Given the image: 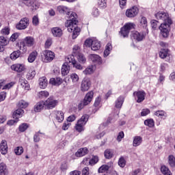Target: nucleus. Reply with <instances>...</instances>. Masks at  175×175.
Returning a JSON list of instances; mask_svg holds the SVG:
<instances>
[{
  "mask_svg": "<svg viewBox=\"0 0 175 175\" xmlns=\"http://www.w3.org/2000/svg\"><path fill=\"white\" fill-rule=\"evenodd\" d=\"M1 35H9L10 33V28L5 27L1 30Z\"/></svg>",
  "mask_w": 175,
  "mask_h": 175,
  "instance_id": "60",
  "label": "nucleus"
},
{
  "mask_svg": "<svg viewBox=\"0 0 175 175\" xmlns=\"http://www.w3.org/2000/svg\"><path fill=\"white\" fill-rule=\"evenodd\" d=\"M159 55L160 58L162 59H165L167 57H169L170 55V53L169 52V49H161L160 52L159 53Z\"/></svg>",
  "mask_w": 175,
  "mask_h": 175,
  "instance_id": "29",
  "label": "nucleus"
},
{
  "mask_svg": "<svg viewBox=\"0 0 175 175\" xmlns=\"http://www.w3.org/2000/svg\"><path fill=\"white\" fill-rule=\"evenodd\" d=\"M93 98H94V92L92 91L88 92L85 96V98L83 99L84 105H87L88 106L90 102H92Z\"/></svg>",
  "mask_w": 175,
  "mask_h": 175,
  "instance_id": "19",
  "label": "nucleus"
},
{
  "mask_svg": "<svg viewBox=\"0 0 175 175\" xmlns=\"http://www.w3.org/2000/svg\"><path fill=\"white\" fill-rule=\"evenodd\" d=\"M124 104V98L122 96H119L115 102V107L116 109H121L122 105Z\"/></svg>",
  "mask_w": 175,
  "mask_h": 175,
  "instance_id": "38",
  "label": "nucleus"
},
{
  "mask_svg": "<svg viewBox=\"0 0 175 175\" xmlns=\"http://www.w3.org/2000/svg\"><path fill=\"white\" fill-rule=\"evenodd\" d=\"M36 75V71H35V69H33V68H31L27 75V79H29V80H32V79H33Z\"/></svg>",
  "mask_w": 175,
  "mask_h": 175,
  "instance_id": "47",
  "label": "nucleus"
},
{
  "mask_svg": "<svg viewBox=\"0 0 175 175\" xmlns=\"http://www.w3.org/2000/svg\"><path fill=\"white\" fill-rule=\"evenodd\" d=\"M23 114H24V110L18 109L13 113L12 117L14 120H18V118L23 117Z\"/></svg>",
  "mask_w": 175,
  "mask_h": 175,
  "instance_id": "27",
  "label": "nucleus"
},
{
  "mask_svg": "<svg viewBox=\"0 0 175 175\" xmlns=\"http://www.w3.org/2000/svg\"><path fill=\"white\" fill-rule=\"evenodd\" d=\"M173 24V22H168V23H163L159 26L160 33L163 38H169V35L170 33V25Z\"/></svg>",
  "mask_w": 175,
  "mask_h": 175,
  "instance_id": "6",
  "label": "nucleus"
},
{
  "mask_svg": "<svg viewBox=\"0 0 175 175\" xmlns=\"http://www.w3.org/2000/svg\"><path fill=\"white\" fill-rule=\"evenodd\" d=\"M146 95L144 91H138L133 93V96H135L137 103H142L146 99Z\"/></svg>",
  "mask_w": 175,
  "mask_h": 175,
  "instance_id": "12",
  "label": "nucleus"
},
{
  "mask_svg": "<svg viewBox=\"0 0 175 175\" xmlns=\"http://www.w3.org/2000/svg\"><path fill=\"white\" fill-rule=\"evenodd\" d=\"M55 58V53L50 50H44L41 53L40 59L45 64L51 62Z\"/></svg>",
  "mask_w": 175,
  "mask_h": 175,
  "instance_id": "3",
  "label": "nucleus"
},
{
  "mask_svg": "<svg viewBox=\"0 0 175 175\" xmlns=\"http://www.w3.org/2000/svg\"><path fill=\"white\" fill-rule=\"evenodd\" d=\"M88 118H90V116L88 114H85L77 121V123L84 127L88 121Z\"/></svg>",
  "mask_w": 175,
  "mask_h": 175,
  "instance_id": "28",
  "label": "nucleus"
},
{
  "mask_svg": "<svg viewBox=\"0 0 175 175\" xmlns=\"http://www.w3.org/2000/svg\"><path fill=\"white\" fill-rule=\"evenodd\" d=\"M85 47H91L93 51H98V50H100V41L94 37L87 38L83 44V49H85Z\"/></svg>",
  "mask_w": 175,
  "mask_h": 175,
  "instance_id": "2",
  "label": "nucleus"
},
{
  "mask_svg": "<svg viewBox=\"0 0 175 175\" xmlns=\"http://www.w3.org/2000/svg\"><path fill=\"white\" fill-rule=\"evenodd\" d=\"M139 23L140 26L142 27V28H144V31H146V29H148V28H147L148 25V23L147 22V18L142 16L139 20Z\"/></svg>",
  "mask_w": 175,
  "mask_h": 175,
  "instance_id": "40",
  "label": "nucleus"
},
{
  "mask_svg": "<svg viewBox=\"0 0 175 175\" xmlns=\"http://www.w3.org/2000/svg\"><path fill=\"white\" fill-rule=\"evenodd\" d=\"M57 12L61 14H66L68 19L65 23V27L68 32L72 33V39H76L80 35L81 29L77 27V14L70 11V9L65 5L57 6Z\"/></svg>",
  "mask_w": 175,
  "mask_h": 175,
  "instance_id": "1",
  "label": "nucleus"
},
{
  "mask_svg": "<svg viewBox=\"0 0 175 175\" xmlns=\"http://www.w3.org/2000/svg\"><path fill=\"white\" fill-rule=\"evenodd\" d=\"M118 163L120 167H125V165H126V161L124 157H121L119 159Z\"/></svg>",
  "mask_w": 175,
  "mask_h": 175,
  "instance_id": "55",
  "label": "nucleus"
},
{
  "mask_svg": "<svg viewBox=\"0 0 175 175\" xmlns=\"http://www.w3.org/2000/svg\"><path fill=\"white\" fill-rule=\"evenodd\" d=\"M70 79H71L72 84H74V85H77V83H79V81L80 80L79 75L76 72L70 74Z\"/></svg>",
  "mask_w": 175,
  "mask_h": 175,
  "instance_id": "34",
  "label": "nucleus"
},
{
  "mask_svg": "<svg viewBox=\"0 0 175 175\" xmlns=\"http://www.w3.org/2000/svg\"><path fill=\"white\" fill-rule=\"evenodd\" d=\"M104 155L107 159H111V158L114 156V151H113V150L107 149L104 152Z\"/></svg>",
  "mask_w": 175,
  "mask_h": 175,
  "instance_id": "44",
  "label": "nucleus"
},
{
  "mask_svg": "<svg viewBox=\"0 0 175 175\" xmlns=\"http://www.w3.org/2000/svg\"><path fill=\"white\" fill-rule=\"evenodd\" d=\"M98 5L100 9H105L107 7V0H98Z\"/></svg>",
  "mask_w": 175,
  "mask_h": 175,
  "instance_id": "48",
  "label": "nucleus"
},
{
  "mask_svg": "<svg viewBox=\"0 0 175 175\" xmlns=\"http://www.w3.org/2000/svg\"><path fill=\"white\" fill-rule=\"evenodd\" d=\"M85 129V127L83 126H81V124H79V123L77 122L75 125V130L77 132H83V131Z\"/></svg>",
  "mask_w": 175,
  "mask_h": 175,
  "instance_id": "58",
  "label": "nucleus"
},
{
  "mask_svg": "<svg viewBox=\"0 0 175 175\" xmlns=\"http://www.w3.org/2000/svg\"><path fill=\"white\" fill-rule=\"evenodd\" d=\"M55 118L59 122H62V121H64V118H65V114L62 111H57L55 112Z\"/></svg>",
  "mask_w": 175,
  "mask_h": 175,
  "instance_id": "35",
  "label": "nucleus"
},
{
  "mask_svg": "<svg viewBox=\"0 0 175 175\" xmlns=\"http://www.w3.org/2000/svg\"><path fill=\"white\" fill-rule=\"evenodd\" d=\"M29 25V19L28 18H23L16 25V28L18 31H23V29H27Z\"/></svg>",
  "mask_w": 175,
  "mask_h": 175,
  "instance_id": "9",
  "label": "nucleus"
},
{
  "mask_svg": "<svg viewBox=\"0 0 175 175\" xmlns=\"http://www.w3.org/2000/svg\"><path fill=\"white\" fill-rule=\"evenodd\" d=\"M154 116H157V117H159L163 120H166V118L167 117V113H166V112H165L164 111H157L156 112H154Z\"/></svg>",
  "mask_w": 175,
  "mask_h": 175,
  "instance_id": "42",
  "label": "nucleus"
},
{
  "mask_svg": "<svg viewBox=\"0 0 175 175\" xmlns=\"http://www.w3.org/2000/svg\"><path fill=\"white\" fill-rule=\"evenodd\" d=\"M111 167V163L106 165H103L98 168V173H105Z\"/></svg>",
  "mask_w": 175,
  "mask_h": 175,
  "instance_id": "39",
  "label": "nucleus"
},
{
  "mask_svg": "<svg viewBox=\"0 0 175 175\" xmlns=\"http://www.w3.org/2000/svg\"><path fill=\"white\" fill-rule=\"evenodd\" d=\"M88 152V148H81L77 150V152L75 153V156L78 157H84V155H86Z\"/></svg>",
  "mask_w": 175,
  "mask_h": 175,
  "instance_id": "32",
  "label": "nucleus"
},
{
  "mask_svg": "<svg viewBox=\"0 0 175 175\" xmlns=\"http://www.w3.org/2000/svg\"><path fill=\"white\" fill-rule=\"evenodd\" d=\"M143 143V137L141 136H135L133 137V147H139Z\"/></svg>",
  "mask_w": 175,
  "mask_h": 175,
  "instance_id": "24",
  "label": "nucleus"
},
{
  "mask_svg": "<svg viewBox=\"0 0 175 175\" xmlns=\"http://www.w3.org/2000/svg\"><path fill=\"white\" fill-rule=\"evenodd\" d=\"M62 83H64V80L60 77L51 78L49 81V84L52 85H61Z\"/></svg>",
  "mask_w": 175,
  "mask_h": 175,
  "instance_id": "23",
  "label": "nucleus"
},
{
  "mask_svg": "<svg viewBox=\"0 0 175 175\" xmlns=\"http://www.w3.org/2000/svg\"><path fill=\"white\" fill-rule=\"evenodd\" d=\"M49 84V81H47V78L46 77H42L39 79V87L40 88L44 90L47 87Z\"/></svg>",
  "mask_w": 175,
  "mask_h": 175,
  "instance_id": "22",
  "label": "nucleus"
},
{
  "mask_svg": "<svg viewBox=\"0 0 175 175\" xmlns=\"http://www.w3.org/2000/svg\"><path fill=\"white\" fill-rule=\"evenodd\" d=\"M136 25L133 23H127L122 27H121L120 31V34L122 38H128L129 36V33L131 29H135Z\"/></svg>",
  "mask_w": 175,
  "mask_h": 175,
  "instance_id": "4",
  "label": "nucleus"
},
{
  "mask_svg": "<svg viewBox=\"0 0 175 175\" xmlns=\"http://www.w3.org/2000/svg\"><path fill=\"white\" fill-rule=\"evenodd\" d=\"M38 51H32L28 56L27 61L29 62V64H32L33 62H35V60L38 57Z\"/></svg>",
  "mask_w": 175,
  "mask_h": 175,
  "instance_id": "26",
  "label": "nucleus"
},
{
  "mask_svg": "<svg viewBox=\"0 0 175 175\" xmlns=\"http://www.w3.org/2000/svg\"><path fill=\"white\" fill-rule=\"evenodd\" d=\"M0 152L2 155L8 154V142L6 140H2L0 144Z\"/></svg>",
  "mask_w": 175,
  "mask_h": 175,
  "instance_id": "20",
  "label": "nucleus"
},
{
  "mask_svg": "<svg viewBox=\"0 0 175 175\" xmlns=\"http://www.w3.org/2000/svg\"><path fill=\"white\" fill-rule=\"evenodd\" d=\"M44 103L48 109H54V107L57 106V103H58V102L56 100H54L53 97H49L44 102Z\"/></svg>",
  "mask_w": 175,
  "mask_h": 175,
  "instance_id": "14",
  "label": "nucleus"
},
{
  "mask_svg": "<svg viewBox=\"0 0 175 175\" xmlns=\"http://www.w3.org/2000/svg\"><path fill=\"white\" fill-rule=\"evenodd\" d=\"M168 163L171 167H174L175 166V157L173 156V154H170L168 157Z\"/></svg>",
  "mask_w": 175,
  "mask_h": 175,
  "instance_id": "51",
  "label": "nucleus"
},
{
  "mask_svg": "<svg viewBox=\"0 0 175 175\" xmlns=\"http://www.w3.org/2000/svg\"><path fill=\"white\" fill-rule=\"evenodd\" d=\"M95 72V66L90 65L88 66L83 71V73L85 76H88L90 75H92Z\"/></svg>",
  "mask_w": 175,
  "mask_h": 175,
  "instance_id": "30",
  "label": "nucleus"
},
{
  "mask_svg": "<svg viewBox=\"0 0 175 175\" xmlns=\"http://www.w3.org/2000/svg\"><path fill=\"white\" fill-rule=\"evenodd\" d=\"M155 17L157 20H161L163 23H173L172 21V18H170V15L169 13L165 12H159L155 14Z\"/></svg>",
  "mask_w": 175,
  "mask_h": 175,
  "instance_id": "7",
  "label": "nucleus"
},
{
  "mask_svg": "<svg viewBox=\"0 0 175 175\" xmlns=\"http://www.w3.org/2000/svg\"><path fill=\"white\" fill-rule=\"evenodd\" d=\"M44 135V133H40V131L36 133L33 136V140L35 143H38L40 141V135Z\"/></svg>",
  "mask_w": 175,
  "mask_h": 175,
  "instance_id": "57",
  "label": "nucleus"
},
{
  "mask_svg": "<svg viewBox=\"0 0 175 175\" xmlns=\"http://www.w3.org/2000/svg\"><path fill=\"white\" fill-rule=\"evenodd\" d=\"M66 65H72L73 68L77 69L78 70H83V68L81 64H80L77 61H76V58H75V55H68L66 57Z\"/></svg>",
  "mask_w": 175,
  "mask_h": 175,
  "instance_id": "5",
  "label": "nucleus"
},
{
  "mask_svg": "<svg viewBox=\"0 0 175 175\" xmlns=\"http://www.w3.org/2000/svg\"><path fill=\"white\" fill-rule=\"evenodd\" d=\"M98 162H99V157L98 156H93L89 161V165L93 166V165H96Z\"/></svg>",
  "mask_w": 175,
  "mask_h": 175,
  "instance_id": "53",
  "label": "nucleus"
},
{
  "mask_svg": "<svg viewBox=\"0 0 175 175\" xmlns=\"http://www.w3.org/2000/svg\"><path fill=\"white\" fill-rule=\"evenodd\" d=\"M21 53L20 51H15L12 53L10 54V58L12 61H16L18 57H20Z\"/></svg>",
  "mask_w": 175,
  "mask_h": 175,
  "instance_id": "49",
  "label": "nucleus"
},
{
  "mask_svg": "<svg viewBox=\"0 0 175 175\" xmlns=\"http://www.w3.org/2000/svg\"><path fill=\"white\" fill-rule=\"evenodd\" d=\"M32 24L33 25H35V27H38V25H39V16H38V15L33 16Z\"/></svg>",
  "mask_w": 175,
  "mask_h": 175,
  "instance_id": "59",
  "label": "nucleus"
},
{
  "mask_svg": "<svg viewBox=\"0 0 175 175\" xmlns=\"http://www.w3.org/2000/svg\"><path fill=\"white\" fill-rule=\"evenodd\" d=\"M14 152L16 155H21L24 152V148L23 146H18L15 148Z\"/></svg>",
  "mask_w": 175,
  "mask_h": 175,
  "instance_id": "56",
  "label": "nucleus"
},
{
  "mask_svg": "<svg viewBox=\"0 0 175 175\" xmlns=\"http://www.w3.org/2000/svg\"><path fill=\"white\" fill-rule=\"evenodd\" d=\"M44 101H40L34 105L33 110L36 113H40L44 108Z\"/></svg>",
  "mask_w": 175,
  "mask_h": 175,
  "instance_id": "21",
  "label": "nucleus"
},
{
  "mask_svg": "<svg viewBox=\"0 0 175 175\" xmlns=\"http://www.w3.org/2000/svg\"><path fill=\"white\" fill-rule=\"evenodd\" d=\"M53 44V38H47L45 42V49H50Z\"/></svg>",
  "mask_w": 175,
  "mask_h": 175,
  "instance_id": "61",
  "label": "nucleus"
},
{
  "mask_svg": "<svg viewBox=\"0 0 175 175\" xmlns=\"http://www.w3.org/2000/svg\"><path fill=\"white\" fill-rule=\"evenodd\" d=\"M70 72V66L69 64H64L62 66V76H66Z\"/></svg>",
  "mask_w": 175,
  "mask_h": 175,
  "instance_id": "31",
  "label": "nucleus"
},
{
  "mask_svg": "<svg viewBox=\"0 0 175 175\" xmlns=\"http://www.w3.org/2000/svg\"><path fill=\"white\" fill-rule=\"evenodd\" d=\"M29 105V104L28 103V102L24 100H21L18 102V107H19L21 109H27Z\"/></svg>",
  "mask_w": 175,
  "mask_h": 175,
  "instance_id": "50",
  "label": "nucleus"
},
{
  "mask_svg": "<svg viewBox=\"0 0 175 175\" xmlns=\"http://www.w3.org/2000/svg\"><path fill=\"white\" fill-rule=\"evenodd\" d=\"M102 97L98 96L94 100L93 105L92 113L95 114L100 107H102Z\"/></svg>",
  "mask_w": 175,
  "mask_h": 175,
  "instance_id": "15",
  "label": "nucleus"
},
{
  "mask_svg": "<svg viewBox=\"0 0 175 175\" xmlns=\"http://www.w3.org/2000/svg\"><path fill=\"white\" fill-rule=\"evenodd\" d=\"M49 95L50 93L46 90L39 92L37 94V96L39 99H46V98L49 97Z\"/></svg>",
  "mask_w": 175,
  "mask_h": 175,
  "instance_id": "41",
  "label": "nucleus"
},
{
  "mask_svg": "<svg viewBox=\"0 0 175 175\" xmlns=\"http://www.w3.org/2000/svg\"><path fill=\"white\" fill-rule=\"evenodd\" d=\"M26 6L31 8V10H36L39 9V3H38L37 2H33L31 0L29 2L26 3Z\"/></svg>",
  "mask_w": 175,
  "mask_h": 175,
  "instance_id": "37",
  "label": "nucleus"
},
{
  "mask_svg": "<svg viewBox=\"0 0 175 175\" xmlns=\"http://www.w3.org/2000/svg\"><path fill=\"white\" fill-rule=\"evenodd\" d=\"M9 174V170L8 165L5 163H0V175H8Z\"/></svg>",
  "mask_w": 175,
  "mask_h": 175,
  "instance_id": "25",
  "label": "nucleus"
},
{
  "mask_svg": "<svg viewBox=\"0 0 175 175\" xmlns=\"http://www.w3.org/2000/svg\"><path fill=\"white\" fill-rule=\"evenodd\" d=\"M18 36H20V33H14L11 36L10 40L11 42H16V40H17V39H18Z\"/></svg>",
  "mask_w": 175,
  "mask_h": 175,
  "instance_id": "62",
  "label": "nucleus"
},
{
  "mask_svg": "<svg viewBox=\"0 0 175 175\" xmlns=\"http://www.w3.org/2000/svg\"><path fill=\"white\" fill-rule=\"evenodd\" d=\"M88 58L90 61H92V62H93V64H95L96 65H102L103 62L102 61V57L96 54H90L89 55Z\"/></svg>",
  "mask_w": 175,
  "mask_h": 175,
  "instance_id": "13",
  "label": "nucleus"
},
{
  "mask_svg": "<svg viewBox=\"0 0 175 175\" xmlns=\"http://www.w3.org/2000/svg\"><path fill=\"white\" fill-rule=\"evenodd\" d=\"M12 70L14 72H17L18 73H21V72H24L25 69V65L23 64H15L11 66Z\"/></svg>",
  "mask_w": 175,
  "mask_h": 175,
  "instance_id": "16",
  "label": "nucleus"
},
{
  "mask_svg": "<svg viewBox=\"0 0 175 175\" xmlns=\"http://www.w3.org/2000/svg\"><path fill=\"white\" fill-rule=\"evenodd\" d=\"M138 14L139 8L136 6L128 8L125 12V16L126 17H128V18H133V17H136Z\"/></svg>",
  "mask_w": 175,
  "mask_h": 175,
  "instance_id": "10",
  "label": "nucleus"
},
{
  "mask_svg": "<svg viewBox=\"0 0 175 175\" xmlns=\"http://www.w3.org/2000/svg\"><path fill=\"white\" fill-rule=\"evenodd\" d=\"M144 125H146V126H148L149 128H154L155 126V122H154V119H146L144 121Z\"/></svg>",
  "mask_w": 175,
  "mask_h": 175,
  "instance_id": "45",
  "label": "nucleus"
},
{
  "mask_svg": "<svg viewBox=\"0 0 175 175\" xmlns=\"http://www.w3.org/2000/svg\"><path fill=\"white\" fill-rule=\"evenodd\" d=\"M77 58L80 64H85L87 59L85 58V56H84V54L79 53V55H77Z\"/></svg>",
  "mask_w": 175,
  "mask_h": 175,
  "instance_id": "46",
  "label": "nucleus"
},
{
  "mask_svg": "<svg viewBox=\"0 0 175 175\" xmlns=\"http://www.w3.org/2000/svg\"><path fill=\"white\" fill-rule=\"evenodd\" d=\"M29 126L27 123H23L20 124L18 127L19 132H25L27 129H28Z\"/></svg>",
  "mask_w": 175,
  "mask_h": 175,
  "instance_id": "52",
  "label": "nucleus"
},
{
  "mask_svg": "<svg viewBox=\"0 0 175 175\" xmlns=\"http://www.w3.org/2000/svg\"><path fill=\"white\" fill-rule=\"evenodd\" d=\"M81 53V45L75 44L72 47V55H78Z\"/></svg>",
  "mask_w": 175,
  "mask_h": 175,
  "instance_id": "36",
  "label": "nucleus"
},
{
  "mask_svg": "<svg viewBox=\"0 0 175 175\" xmlns=\"http://www.w3.org/2000/svg\"><path fill=\"white\" fill-rule=\"evenodd\" d=\"M23 44L27 46V47H32L35 44V38L32 36H27L22 40Z\"/></svg>",
  "mask_w": 175,
  "mask_h": 175,
  "instance_id": "17",
  "label": "nucleus"
},
{
  "mask_svg": "<svg viewBox=\"0 0 175 175\" xmlns=\"http://www.w3.org/2000/svg\"><path fill=\"white\" fill-rule=\"evenodd\" d=\"M161 172L163 175H172V171H170L169 167H167L166 165H162L161 167Z\"/></svg>",
  "mask_w": 175,
  "mask_h": 175,
  "instance_id": "43",
  "label": "nucleus"
},
{
  "mask_svg": "<svg viewBox=\"0 0 175 175\" xmlns=\"http://www.w3.org/2000/svg\"><path fill=\"white\" fill-rule=\"evenodd\" d=\"M27 47H28V46L27 45H26V44H23V41H21V46H20V50H21V51L22 52V53H25L26 51H27Z\"/></svg>",
  "mask_w": 175,
  "mask_h": 175,
  "instance_id": "64",
  "label": "nucleus"
},
{
  "mask_svg": "<svg viewBox=\"0 0 175 175\" xmlns=\"http://www.w3.org/2000/svg\"><path fill=\"white\" fill-rule=\"evenodd\" d=\"M15 83L14 82H10L9 83H5L4 86L3 87L2 90H10L13 85H14Z\"/></svg>",
  "mask_w": 175,
  "mask_h": 175,
  "instance_id": "63",
  "label": "nucleus"
},
{
  "mask_svg": "<svg viewBox=\"0 0 175 175\" xmlns=\"http://www.w3.org/2000/svg\"><path fill=\"white\" fill-rule=\"evenodd\" d=\"M19 83L27 91L29 90V83H28V81L25 78H21L19 80Z\"/></svg>",
  "mask_w": 175,
  "mask_h": 175,
  "instance_id": "33",
  "label": "nucleus"
},
{
  "mask_svg": "<svg viewBox=\"0 0 175 175\" xmlns=\"http://www.w3.org/2000/svg\"><path fill=\"white\" fill-rule=\"evenodd\" d=\"M91 87V80L89 78H85L81 83V91L85 92L90 90Z\"/></svg>",
  "mask_w": 175,
  "mask_h": 175,
  "instance_id": "11",
  "label": "nucleus"
},
{
  "mask_svg": "<svg viewBox=\"0 0 175 175\" xmlns=\"http://www.w3.org/2000/svg\"><path fill=\"white\" fill-rule=\"evenodd\" d=\"M0 44L3 47V46H8V44H9V40L4 36H0Z\"/></svg>",
  "mask_w": 175,
  "mask_h": 175,
  "instance_id": "54",
  "label": "nucleus"
},
{
  "mask_svg": "<svg viewBox=\"0 0 175 175\" xmlns=\"http://www.w3.org/2000/svg\"><path fill=\"white\" fill-rule=\"evenodd\" d=\"M148 33V29H146V31L144 30L142 33L138 31H133L131 33V38H133L137 42H142L144 38Z\"/></svg>",
  "mask_w": 175,
  "mask_h": 175,
  "instance_id": "8",
  "label": "nucleus"
},
{
  "mask_svg": "<svg viewBox=\"0 0 175 175\" xmlns=\"http://www.w3.org/2000/svg\"><path fill=\"white\" fill-rule=\"evenodd\" d=\"M51 33L54 38H61L62 35H64V32L62 31V29L56 27L51 29Z\"/></svg>",
  "mask_w": 175,
  "mask_h": 175,
  "instance_id": "18",
  "label": "nucleus"
}]
</instances>
